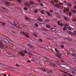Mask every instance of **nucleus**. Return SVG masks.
Returning <instances> with one entry per match:
<instances>
[{
	"label": "nucleus",
	"instance_id": "ea45409f",
	"mask_svg": "<svg viewBox=\"0 0 76 76\" xmlns=\"http://www.w3.org/2000/svg\"><path fill=\"white\" fill-rule=\"evenodd\" d=\"M31 60L32 61H35V58H31Z\"/></svg>",
	"mask_w": 76,
	"mask_h": 76
},
{
	"label": "nucleus",
	"instance_id": "f03ea898",
	"mask_svg": "<svg viewBox=\"0 0 76 76\" xmlns=\"http://www.w3.org/2000/svg\"><path fill=\"white\" fill-rule=\"evenodd\" d=\"M52 5L53 6H55V7H56L57 8H60L61 7V6L60 5L58 4H52Z\"/></svg>",
	"mask_w": 76,
	"mask_h": 76
},
{
	"label": "nucleus",
	"instance_id": "39448f33",
	"mask_svg": "<svg viewBox=\"0 0 76 76\" xmlns=\"http://www.w3.org/2000/svg\"><path fill=\"white\" fill-rule=\"evenodd\" d=\"M69 33L70 35H76V31H74V33H72L71 32H69Z\"/></svg>",
	"mask_w": 76,
	"mask_h": 76
},
{
	"label": "nucleus",
	"instance_id": "e433bc0d",
	"mask_svg": "<svg viewBox=\"0 0 76 76\" xmlns=\"http://www.w3.org/2000/svg\"><path fill=\"white\" fill-rule=\"evenodd\" d=\"M1 10V11L2 12H3V13H7V12H6L5 11H3V10Z\"/></svg>",
	"mask_w": 76,
	"mask_h": 76
},
{
	"label": "nucleus",
	"instance_id": "7c9ffc66",
	"mask_svg": "<svg viewBox=\"0 0 76 76\" xmlns=\"http://www.w3.org/2000/svg\"><path fill=\"white\" fill-rule=\"evenodd\" d=\"M55 50L56 51V52H57V53H59V51H58V50H57V49L56 48H55Z\"/></svg>",
	"mask_w": 76,
	"mask_h": 76
},
{
	"label": "nucleus",
	"instance_id": "c03bdc74",
	"mask_svg": "<svg viewBox=\"0 0 76 76\" xmlns=\"http://www.w3.org/2000/svg\"><path fill=\"white\" fill-rule=\"evenodd\" d=\"M16 66L18 67H20V66H19V65H18V64H16Z\"/></svg>",
	"mask_w": 76,
	"mask_h": 76
},
{
	"label": "nucleus",
	"instance_id": "a19ab883",
	"mask_svg": "<svg viewBox=\"0 0 76 76\" xmlns=\"http://www.w3.org/2000/svg\"><path fill=\"white\" fill-rule=\"evenodd\" d=\"M41 13H42V14H44V11L43 10L41 11Z\"/></svg>",
	"mask_w": 76,
	"mask_h": 76
},
{
	"label": "nucleus",
	"instance_id": "f257e3e1",
	"mask_svg": "<svg viewBox=\"0 0 76 76\" xmlns=\"http://www.w3.org/2000/svg\"><path fill=\"white\" fill-rule=\"evenodd\" d=\"M20 34H22V35H25V36H26L27 38H29V36L28 35V34H29L27 32H25V33L24 32L20 31Z\"/></svg>",
	"mask_w": 76,
	"mask_h": 76
},
{
	"label": "nucleus",
	"instance_id": "20e7f679",
	"mask_svg": "<svg viewBox=\"0 0 76 76\" xmlns=\"http://www.w3.org/2000/svg\"><path fill=\"white\" fill-rule=\"evenodd\" d=\"M11 25H14V26H15L16 27H17V28H19V27L16 26V25H17V24H18V23L16 22H14L13 23H11Z\"/></svg>",
	"mask_w": 76,
	"mask_h": 76
},
{
	"label": "nucleus",
	"instance_id": "79ce46f5",
	"mask_svg": "<svg viewBox=\"0 0 76 76\" xmlns=\"http://www.w3.org/2000/svg\"><path fill=\"white\" fill-rule=\"evenodd\" d=\"M34 26H36V27H38V25L37 23H35L34 24Z\"/></svg>",
	"mask_w": 76,
	"mask_h": 76
},
{
	"label": "nucleus",
	"instance_id": "a18cd8bd",
	"mask_svg": "<svg viewBox=\"0 0 76 76\" xmlns=\"http://www.w3.org/2000/svg\"><path fill=\"white\" fill-rule=\"evenodd\" d=\"M24 10H28V9L26 7H24Z\"/></svg>",
	"mask_w": 76,
	"mask_h": 76
},
{
	"label": "nucleus",
	"instance_id": "4be33fe9",
	"mask_svg": "<svg viewBox=\"0 0 76 76\" xmlns=\"http://www.w3.org/2000/svg\"><path fill=\"white\" fill-rule=\"evenodd\" d=\"M17 1L19 2L20 4L22 3V1L21 0H17Z\"/></svg>",
	"mask_w": 76,
	"mask_h": 76
},
{
	"label": "nucleus",
	"instance_id": "ddd939ff",
	"mask_svg": "<svg viewBox=\"0 0 76 76\" xmlns=\"http://www.w3.org/2000/svg\"><path fill=\"white\" fill-rule=\"evenodd\" d=\"M13 34L14 36H15V37H18V36H19V34L14 32H13Z\"/></svg>",
	"mask_w": 76,
	"mask_h": 76
},
{
	"label": "nucleus",
	"instance_id": "58836bf2",
	"mask_svg": "<svg viewBox=\"0 0 76 76\" xmlns=\"http://www.w3.org/2000/svg\"><path fill=\"white\" fill-rule=\"evenodd\" d=\"M67 4L68 6H71V4L70 3H67Z\"/></svg>",
	"mask_w": 76,
	"mask_h": 76
},
{
	"label": "nucleus",
	"instance_id": "5701e85b",
	"mask_svg": "<svg viewBox=\"0 0 76 76\" xmlns=\"http://www.w3.org/2000/svg\"><path fill=\"white\" fill-rule=\"evenodd\" d=\"M4 41H5V42H6V43H9V41H8V40H7L6 39H5V40H4Z\"/></svg>",
	"mask_w": 76,
	"mask_h": 76
},
{
	"label": "nucleus",
	"instance_id": "c9c22d12",
	"mask_svg": "<svg viewBox=\"0 0 76 76\" xmlns=\"http://www.w3.org/2000/svg\"><path fill=\"white\" fill-rule=\"evenodd\" d=\"M38 23H39V25H43V24H44V23H41V22H39Z\"/></svg>",
	"mask_w": 76,
	"mask_h": 76
},
{
	"label": "nucleus",
	"instance_id": "680f3d73",
	"mask_svg": "<svg viewBox=\"0 0 76 76\" xmlns=\"http://www.w3.org/2000/svg\"><path fill=\"white\" fill-rule=\"evenodd\" d=\"M39 47L40 48H42V49L44 48H43V47H42L39 46Z\"/></svg>",
	"mask_w": 76,
	"mask_h": 76
},
{
	"label": "nucleus",
	"instance_id": "6ab92c4d",
	"mask_svg": "<svg viewBox=\"0 0 76 76\" xmlns=\"http://www.w3.org/2000/svg\"><path fill=\"white\" fill-rule=\"evenodd\" d=\"M28 47H30V48H32V46L30 44H28Z\"/></svg>",
	"mask_w": 76,
	"mask_h": 76
},
{
	"label": "nucleus",
	"instance_id": "0e129e2a",
	"mask_svg": "<svg viewBox=\"0 0 76 76\" xmlns=\"http://www.w3.org/2000/svg\"><path fill=\"white\" fill-rule=\"evenodd\" d=\"M61 5H63V3H59Z\"/></svg>",
	"mask_w": 76,
	"mask_h": 76
},
{
	"label": "nucleus",
	"instance_id": "a211bd4d",
	"mask_svg": "<svg viewBox=\"0 0 76 76\" xmlns=\"http://www.w3.org/2000/svg\"><path fill=\"white\" fill-rule=\"evenodd\" d=\"M64 73H65V74H66V75H64V76H68V75H69V73H68L66 72H64Z\"/></svg>",
	"mask_w": 76,
	"mask_h": 76
},
{
	"label": "nucleus",
	"instance_id": "473e14b6",
	"mask_svg": "<svg viewBox=\"0 0 76 76\" xmlns=\"http://www.w3.org/2000/svg\"><path fill=\"white\" fill-rule=\"evenodd\" d=\"M63 29L64 31H66V30H67V28H66V27H64L63 28Z\"/></svg>",
	"mask_w": 76,
	"mask_h": 76
},
{
	"label": "nucleus",
	"instance_id": "de8ad7c7",
	"mask_svg": "<svg viewBox=\"0 0 76 76\" xmlns=\"http://www.w3.org/2000/svg\"><path fill=\"white\" fill-rule=\"evenodd\" d=\"M23 51L24 53H27V51H26V50H24Z\"/></svg>",
	"mask_w": 76,
	"mask_h": 76
},
{
	"label": "nucleus",
	"instance_id": "9b49d317",
	"mask_svg": "<svg viewBox=\"0 0 76 76\" xmlns=\"http://www.w3.org/2000/svg\"><path fill=\"white\" fill-rule=\"evenodd\" d=\"M7 54L10 57H15V56L10 53H8Z\"/></svg>",
	"mask_w": 76,
	"mask_h": 76
},
{
	"label": "nucleus",
	"instance_id": "423d86ee",
	"mask_svg": "<svg viewBox=\"0 0 76 76\" xmlns=\"http://www.w3.org/2000/svg\"><path fill=\"white\" fill-rule=\"evenodd\" d=\"M45 13H46L48 15V16H50V17H51V16H52V15L50 13V12L48 11H45Z\"/></svg>",
	"mask_w": 76,
	"mask_h": 76
},
{
	"label": "nucleus",
	"instance_id": "f8f14e48",
	"mask_svg": "<svg viewBox=\"0 0 76 76\" xmlns=\"http://www.w3.org/2000/svg\"><path fill=\"white\" fill-rule=\"evenodd\" d=\"M20 55H21V56H25V55L24 53L22 52H20Z\"/></svg>",
	"mask_w": 76,
	"mask_h": 76
},
{
	"label": "nucleus",
	"instance_id": "1a4fd4ad",
	"mask_svg": "<svg viewBox=\"0 0 76 76\" xmlns=\"http://www.w3.org/2000/svg\"><path fill=\"white\" fill-rule=\"evenodd\" d=\"M57 23L58 25H60L61 26H63V25L62 24V23H60L59 21H57Z\"/></svg>",
	"mask_w": 76,
	"mask_h": 76
},
{
	"label": "nucleus",
	"instance_id": "052dcab7",
	"mask_svg": "<svg viewBox=\"0 0 76 76\" xmlns=\"http://www.w3.org/2000/svg\"><path fill=\"white\" fill-rule=\"evenodd\" d=\"M68 29H69V30H71V28H70L69 27H67Z\"/></svg>",
	"mask_w": 76,
	"mask_h": 76
},
{
	"label": "nucleus",
	"instance_id": "0eeeda50",
	"mask_svg": "<svg viewBox=\"0 0 76 76\" xmlns=\"http://www.w3.org/2000/svg\"><path fill=\"white\" fill-rule=\"evenodd\" d=\"M56 56L57 57H58V58H61V54L58 53L56 55Z\"/></svg>",
	"mask_w": 76,
	"mask_h": 76
},
{
	"label": "nucleus",
	"instance_id": "864d4df0",
	"mask_svg": "<svg viewBox=\"0 0 76 76\" xmlns=\"http://www.w3.org/2000/svg\"><path fill=\"white\" fill-rule=\"evenodd\" d=\"M73 61H76V58H75L73 59Z\"/></svg>",
	"mask_w": 76,
	"mask_h": 76
},
{
	"label": "nucleus",
	"instance_id": "69168bd1",
	"mask_svg": "<svg viewBox=\"0 0 76 76\" xmlns=\"http://www.w3.org/2000/svg\"><path fill=\"white\" fill-rule=\"evenodd\" d=\"M65 25L66 26H69V25H68L67 23H66Z\"/></svg>",
	"mask_w": 76,
	"mask_h": 76
},
{
	"label": "nucleus",
	"instance_id": "bb28decb",
	"mask_svg": "<svg viewBox=\"0 0 76 76\" xmlns=\"http://www.w3.org/2000/svg\"><path fill=\"white\" fill-rule=\"evenodd\" d=\"M29 3L30 4H34V2L31 1Z\"/></svg>",
	"mask_w": 76,
	"mask_h": 76
},
{
	"label": "nucleus",
	"instance_id": "13d9d810",
	"mask_svg": "<svg viewBox=\"0 0 76 76\" xmlns=\"http://www.w3.org/2000/svg\"><path fill=\"white\" fill-rule=\"evenodd\" d=\"M50 65H52L53 64V63H52V62H50Z\"/></svg>",
	"mask_w": 76,
	"mask_h": 76
},
{
	"label": "nucleus",
	"instance_id": "393cba45",
	"mask_svg": "<svg viewBox=\"0 0 76 76\" xmlns=\"http://www.w3.org/2000/svg\"><path fill=\"white\" fill-rule=\"evenodd\" d=\"M43 58H45V61H48V59L47 58H46V57H43Z\"/></svg>",
	"mask_w": 76,
	"mask_h": 76
},
{
	"label": "nucleus",
	"instance_id": "72a5a7b5",
	"mask_svg": "<svg viewBox=\"0 0 76 76\" xmlns=\"http://www.w3.org/2000/svg\"><path fill=\"white\" fill-rule=\"evenodd\" d=\"M1 40H2V41H4V40H5V39H6L5 38H3V37H1Z\"/></svg>",
	"mask_w": 76,
	"mask_h": 76
},
{
	"label": "nucleus",
	"instance_id": "b1692460",
	"mask_svg": "<svg viewBox=\"0 0 76 76\" xmlns=\"http://www.w3.org/2000/svg\"><path fill=\"white\" fill-rule=\"evenodd\" d=\"M50 29L52 30V31H56V29H55L54 28H50Z\"/></svg>",
	"mask_w": 76,
	"mask_h": 76
},
{
	"label": "nucleus",
	"instance_id": "6e6d98bb",
	"mask_svg": "<svg viewBox=\"0 0 76 76\" xmlns=\"http://www.w3.org/2000/svg\"><path fill=\"white\" fill-rule=\"evenodd\" d=\"M10 27L11 28H12V29H15V27L13 26H11Z\"/></svg>",
	"mask_w": 76,
	"mask_h": 76
},
{
	"label": "nucleus",
	"instance_id": "603ef678",
	"mask_svg": "<svg viewBox=\"0 0 76 76\" xmlns=\"http://www.w3.org/2000/svg\"><path fill=\"white\" fill-rule=\"evenodd\" d=\"M39 41L40 42H42V39H39Z\"/></svg>",
	"mask_w": 76,
	"mask_h": 76
},
{
	"label": "nucleus",
	"instance_id": "2eb2a0df",
	"mask_svg": "<svg viewBox=\"0 0 76 76\" xmlns=\"http://www.w3.org/2000/svg\"><path fill=\"white\" fill-rule=\"evenodd\" d=\"M69 51H72L73 53H75V50L72 49H69Z\"/></svg>",
	"mask_w": 76,
	"mask_h": 76
},
{
	"label": "nucleus",
	"instance_id": "f3484780",
	"mask_svg": "<svg viewBox=\"0 0 76 76\" xmlns=\"http://www.w3.org/2000/svg\"><path fill=\"white\" fill-rule=\"evenodd\" d=\"M28 76H37L36 75H32L30 73H28Z\"/></svg>",
	"mask_w": 76,
	"mask_h": 76
},
{
	"label": "nucleus",
	"instance_id": "bf43d9fd",
	"mask_svg": "<svg viewBox=\"0 0 76 76\" xmlns=\"http://www.w3.org/2000/svg\"><path fill=\"white\" fill-rule=\"evenodd\" d=\"M50 12H51L52 13H53V11L52 10H50Z\"/></svg>",
	"mask_w": 76,
	"mask_h": 76
},
{
	"label": "nucleus",
	"instance_id": "4c0bfd02",
	"mask_svg": "<svg viewBox=\"0 0 76 76\" xmlns=\"http://www.w3.org/2000/svg\"><path fill=\"white\" fill-rule=\"evenodd\" d=\"M54 1H55V3H57L58 1V0H53Z\"/></svg>",
	"mask_w": 76,
	"mask_h": 76
},
{
	"label": "nucleus",
	"instance_id": "a878e982",
	"mask_svg": "<svg viewBox=\"0 0 76 76\" xmlns=\"http://www.w3.org/2000/svg\"><path fill=\"white\" fill-rule=\"evenodd\" d=\"M50 22V20L48 19H46L45 20V22Z\"/></svg>",
	"mask_w": 76,
	"mask_h": 76
},
{
	"label": "nucleus",
	"instance_id": "3c124183",
	"mask_svg": "<svg viewBox=\"0 0 76 76\" xmlns=\"http://www.w3.org/2000/svg\"><path fill=\"white\" fill-rule=\"evenodd\" d=\"M67 18L66 17H64V19H65V20H67Z\"/></svg>",
	"mask_w": 76,
	"mask_h": 76
},
{
	"label": "nucleus",
	"instance_id": "9d476101",
	"mask_svg": "<svg viewBox=\"0 0 76 76\" xmlns=\"http://www.w3.org/2000/svg\"><path fill=\"white\" fill-rule=\"evenodd\" d=\"M24 5H25L26 6H28V7H30V4L28 3H24Z\"/></svg>",
	"mask_w": 76,
	"mask_h": 76
},
{
	"label": "nucleus",
	"instance_id": "c756f323",
	"mask_svg": "<svg viewBox=\"0 0 76 76\" xmlns=\"http://www.w3.org/2000/svg\"><path fill=\"white\" fill-rule=\"evenodd\" d=\"M55 66H56V64L55 63L52 64V66L53 67H55Z\"/></svg>",
	"mask_w": 76,
	"mask_h": 76
},
{
	"label": "nucleus",
	"instance_id": "e2e57ef3",
	"mask_svg": "<svg viewBox=\"0 0 76 76\" xmlns=\"http://www.w3.org/2000/svg\"><path fill=\"white\" fill-rule=\"evenodd\" d=\"M40 5L41 6H43V4H42V3H41L40 4Z\"/></svg>",
	"mask_w": 76,
	"mask_h": 76
},
{
	"label": "nucleus",
	"instance_id": "4d7b16f0",
	"mask_svg": "<svg viewBox=\"0 0 76 76\" xmlns=\"http://www.w3.org/2000/svg\"><path fill=\"white\" fill-rule=\"evenodd\" d=\"M60 47H61V48H64V46H63V45H61Z\"/></svg>",
	"mask_w": 76,
	"mask_h": 76
},
{
	"label": "nucleus",
	"instance_id": "37998d69",
	"mask_svg": "<svg viewBox=\"0 0 76 76\" xmlns=\"http://www.w3.org/2000/svg\"><path fill=\"white\" fill-rule=\"evenodd\" d=\"M33 34L35 37H37V35L35 33H33Z\"/></svg>",
	"mask_w": 76,
	"mask_h": 76
},
{
	"label": "nucleus",
	"instance_id": "c85d7f7f",
	"mask_svg": "<svg viewBox=\"0 0 76 76\" xmlns=\"http://www.w3.org/2000/svg\"><path fill=\"white\" fill-rule=\"evenodd\" d=\"M28 54H29V55H30V56H33V55L31 53H30L29 52H28Z\"/></svg>",
	"mask_w": 76,
	"mask_h": 76
},
{
	"label": "nucleus",
	"instance_id": "7ed1b4c3",
	"mask_svg": "<svg viewBox=\"0 0 76 76\" xmlns=\"http://www.w3.org/2000/svg\"><path fill=\"white\" fill-rule=\"evenodd\" d=\"M8 46H5V48H7L11 49L12 48H13V46H12V45L10 43H9L8 44Z\"/></svg>",
	"mask_w": 76,
	"mask_h": 76
},
{
	"label": "nucleus",
	"instance_id": "4468645a",
	"mask_svg": "<svg viewBox=\"0 0 76 76\" xmlns=\"http://www.w3.org/2000/svg\"><path fill=\"white\" fill-rule=\"evenodd\" d=\"M40 69H41V70H42L43 71V72H46V69H45L44 68H40Z\"/></svg>",
	"mask_w": 76,
	"mask_h": 76
},
{
	"label": "nucleus",
	"instance_id": "dca6fc26",
	"mask_svg": "<svg viewBox=\"0 0 76 76\" xmlns=\"http://www.w3.org/2000/svg\"><path fill=\"white\" fill-rule=\"evenodd\" d=\"M37 20L38 21H39V22H42V20L40 18H37Z\"/></svg>",
	"mask_w": 76,
	"mask_h": 76
},
{
	"label": "nucleus",
	"instance_id": "cd10ccee",
	"mask_svg": "<svg viewBox=\"0 0 76 76\" xmlns=\"http://www.w3.org/2000/svg\"><path fill=\"white\" fill-rule=\"evenodd\" d=\"M10 4V3L9 2H6L5 3L6 4L7 6H8Z\"/></svg>",
	"mask_w": 76,
	"mask_h": 76
},
{
	"label": "nucleus",
	"instance_id": "09e8293b",
	"mask_svg": "<svg viewBox=\"0 0 76 76\" xmlns=\"http://www.w3.org/2000/svg\"><path fill=\"white\" fill-rule=\"evenodd\" d=\"M51 3H52V4L53 5V4H54V2L53 1H51Z\"/></svg>",
	"mask_w": 76,
	"mask_h": 76
},
{
	"label": "nucleus",
	"instance_id": "338daca9",
	"mask_svg": "<svg viewBox=\"0 0 76 76\" xmlns=\"http://www.w3.org/2000/svg\"><path fill=\"white\" fill-rule=\"evenodd\" d=\"M0 64H2V65H3L4 66V65H5V64H2V63H0Z\"/></svg>",
	"mask_w": 76,
	"mask_h": 76
},
{
	"label": "nucleus",
	"instance_id": "412c9836",
	"mask_svg": "<svg viewBox=\"0 0 76 76\" xmlns=\"http://www.w3.org/2000/svg\"><path fill=\"white\" fill-rule=\"evenodd\" d=\"M7 67H8L10 68V69H11L12 70H15V68L10 67L9 66H7Z\"/></svg>",
	"mask_w": 76,
	"mask_h": 76
},
{
	"label": "nucleus",
	"instance_id": "49530a36",
	"mask_svg": "<svg viewBox=\"0 0 76 76\" xmlns=\"http://www.w3.org/2000/svg\"><path fill=\"white\" fill-rule=\"evenodd\" d=\"M71 15H72V12H70L69 14V16H71Z\"/></svg>",
	"mask_w": 76,
	"mask_h": 76
},
{
	"label": "nucleus",
	"instance_id": "6e6552de",
	"mask_svg": "<svg viewBox=\"0 0 76 76\" xmlns=\"http://www.w3.org/2000/svg\"><path fill=\"white\" fill-rule=\"evenodd\" d=\"M0 45L1 46V48H3V47H4V45L3 44L1 41H0Z\"/></svg>",
	"mask_w": 76,
	"mask_h": 76
},
{
	"label": "nucleus",
	"instance_id": "774afa93",
	"mask_svg": "<svg viewBox=\"0 0 76 76\" xmlns=\"http://www.w3.org/2000/svg\"><path fill=\"white\" fill-rule=\"evenodd\" d=\"M74 9H76V6H75L74 7Z\"/></svg>",
	"mask_w": 76,
	"mask_h": 76
},
{
	"label": "nucleus",
	"instance_id": "f704fd0d",
	"mask_svg": "<svg viewBox=\"0 0 76 76\" xmlns=\"http://www.w3.org/2000/svg\"><path fill=\"white\" fill-rule=\"evenodd\" d=\"M69 9L68 8L66 9V13H68L69 12Z\"/></svg>",
	"mask_w": 76,
	"mask_h": 76
},
{
	"label": "nucleus",
	"instance_id": "2f4dec72",
	"mask_svg": "<svg viewBox=\"0 0 76 76\" xmlns=\"http://www.w3.org/2000/svg\"><path fill=\"white\" fill-rule=\"evenodd\" d=\"M25 19L26 20H30V18H28V17H25Z\"/></svg>",
	"mask_w": 76,
	"mask_h": 76
},
{
	"label": "nucleus",
	"instance_id": "8fccbe9b",
	"mask_svg": "<svg viewBox=\"0 0 76 76\" xmlns=\"http://www.w3.org/2000/svg\"><path fill=\"white\" fill-rule=\"evenodd\" d=\"M2 26H5V23H2Z\"/></svg>",
	"mask_w": 76,
	"mask_h": 76
},
{
	"label": "nucleus",
	"instance_id": "5fc2aeb1",
	"mask_svg": "<svg viewBox=\"0 0 76 76\" xmlns=\"http://www.w3.org/2000/svg\"><path fill=\"white\" fill-rule=\"evenodd\" d=\"M72 12L73 13H75V10H72Z\"/></svg>",
	"mask_w": 76,
	"mask_h": 76
},
{
	"label": "nucleus",
	"instance_id": "aec40b11",
	"mask_svg": "<svg viewBox=\"0 0 76 76\" xmlns=\"http://www.w3.org/2000/svg\"><path fill=\"white\" fill-rule=\"evenodd\" d=\"M46 27H47V28H50L51 27V26H50V25H46Z\"/></svg>",
	"mask_w": 76,
	"mask_h": 76
}]
</instances>
